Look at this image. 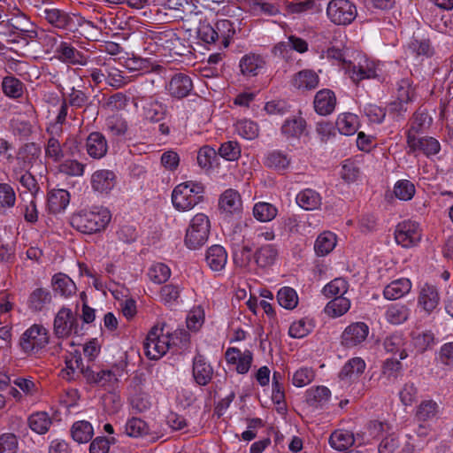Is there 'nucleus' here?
<instances>
[{
  "label": "nucleus",
  "instance_id": "obj_1",
  "mask_svg": "<svg viewBox=\"0 0 453 453\" xmlns=\"http://www.w3.org/2000/svg\"><path fill=\"white\" fill-rule=\"evenodd\" d=\"M163 329L154 326L148 333L143 348L150 359L157 360L166 353L170 346L180 345V349L186 348L189 342V334L185 330L175 331L172 335L162 334Z\"/></svg>",
  "mask_w": 453,
  "mask_h": 453
},
{
  "label": "nucleus",
  "instance_id": "obj_2",
  "mask_svg": "<svg viewBox=\"0 0 453 453\" xmlns=\"http://www.w3.org/2000/svg\"><path fill=\"white\" fill-rule=\"evenodd\" d=\"M110 211L96 207L91 211H81L71 218V225L81 233L91 234L104 229L111 221Z\"/></svg>",
  "mask_w": 453,
  "mask_h": 453
},
{
  "label": "nucleus",
  "instance_id": "obj_3",
  "mask_svg": "<svg viewBox=\"0 0 453 453\" xmlns=\"http://www.w3.org/2000/svg\"><path fill=\"white\" fill-rule=\"evenodd\" d=\"M204 187L196 181H186L177 185L172 193L173 207L180 211H188L203 201Z\"/></svg>",
  "mask_w": 453,
  "mask_h": 453
},
{
  "label": "nucleus",
  "instance_id": "obj_4",
  "mask_svg": "<svg viewBox=\"0 0 453 453\" xmlns=\"http://www.w3.org/2000/svg\"><path fill=\"white\" fill-rule=\"evenodd\" d=\"M211 224L209 218L203 213L195 215L185 235V244L190 250L201 248L208 240Z\"/></svg>",
  "mask_w": 453,
  "mask_h": 453
},
{
  "label": "nucleus",
  "instance_id": "obj_5",
  "mask_svg": "<svg viewBox=\"0 0 453 453\" xmlns=\"http://www.w3.org/2000/svg\"><path fill=\"white\" fill-rule=\"evenodd\" d=\"M326 14L336 25L350 24L357 17V8L349 0H332L328 3Z\"/></svg>",
  "mask_w": 453,
  "mask_h": 453
},
{
  "label": "nucleus",
  "instance_id": "obj_6",
  "mask_svg": "<svg viewBox=\"0 0 453 453\" xmlns=\"http://www.w3.org/2000/svg\"><path fill=\"white\" fill-rule=\"evenodd\" d=\"M49 342L48 331L42 326L33 325L20 338V347L25 352H38Z\"/></svg>",
  "mask_w": 453,
  "mask_h": 453
},
{
  "label": "nucleus",
  "instance_id": "obj_7",
  "mask_svg": "<svg viewBox=\"0 0 453 453\" xmlns=\"http://www.w3.org/2000/svg\"><path fill=\"white\" fill-rule=\"evenodd\" d=\"M78 322L71 309L61 308L54 319L53 331L58 338H67L73 331L78 332Z\"/></svg>",
  "mask_w": 453,
  "mask_h": 453
},
{
  "label": "nucleus",
  "instance_id": "obj_8",
  "mask_svg": "<svg viewBox=\"0 0 453 453\" xmlns=\"http://www.w3.org/2000/svg\"><path fill=\"white\" fill-rule=\"evenodd\" d=\"M395 242L404 248L417 245L421 240V232L418 223L407 221L399 224L395 232Z\"/></svg>",
  "mask_w": 453,
  "mask_h": 453
},
{
  "label": "nucleus",
  "instance_id": "obj_9",
  "mask_svg": "<svg viewBox=\"0 0 453 453\" xmlns=\"http://www.w3.org/2000/svg\"><path fill=\"white\" fill-rule=\"evenodd\" d=\"M368 334L369 327L365 323H352L342 334V344L347 348L356 347L366 340Z\"/></svg>",
  "mask_w": 453,
  "mask_h": 453
},
{
  "label": "nucleus",
  "instance_id": "obj_10",
  "mask_svg": "<svg viewBox=\"0 0 453 453\" xmlns=\"http://www.w3.org/2000/svg\"><path fill=\"white\" fill-rule=\"evenodd\" d=\"M166 88L173 97L181 99L193 90V82L188 75L177 73L171 78Z\"/></svg>",
  "mask_w": 453,
  "mask_h": 453
},
{
  "label": "nucleus",
  "instance_id": "obj_11",
  "mask_svg": "<svg viewBox=\"0 0 453 453\" xmlns=\"http://www.w3.org/2000/svg\"><path fill=\"white\" fill-rule=\"evenodd\" d=\"M56 57L63 63L85 65L87 58L82 52L66 42H61L55 49Z\"/></svg>",
  "mask_w": 453,
  "mask_h": 453
},
{
  "label": "nucleus",
  "instance_id": "obj_12",
  "mask_svg": "<svg viewBox=\"0 0 453 453\" xmlns=\"http://www.w3.org/2000/svg\"><path fill=\"white\" fill-rule=\"evenodd\" d=\"M142 115L150 122H159L163 120L167 113V106L153 98L141 99Z\"/></svg>",
  "mask_w": 453,
  "mask_h": 453
},
{
  "label": "nucleus",
  "instance_id": "obj_13",
  "mask_svg": "<svg viewBox=\"0 0 453 453\" xmlns=\"http://www.w3.org/2000/svg\"><path fill=\"white\" fill-rule=\"evenodd\" d=\"M407 142L413 150H419L426 156H433L440 151L439 142L434 137H422L417 139L414 134L408 132Z\"/></svg>",
  "mask_w": 453,
  "mask_h": 453
},
{
  "label": "nucleus",
  "instance_id": "obj_14",
  "mask_svg": "<svg viewBox=\"0 0 453 453\" xmlns=\"http://www.w3.org/2000/svg\"><path fill=\"white\" fill-rule=\"evenodd\" d=\"M291 50L298 53H304L308 50V43L305 40L295 35H290L287 42H280L273 48L275 55H279L283 58H288Z\"/></svg>",
  "mask_w": 453,
  "mask_h": 453
},
{
  "label": "nucleus",
  "instance_id": "obj_15",
  "mask_svg": "<svg viewBox=\"0 0 453 453\" xmlns=\"http://www.w3.org/2000/svg\"><path fill=\"white\" fill-rule=\"evenodd\" d=\"M314 109L321 116L331 114L336 104L334 93L330 89H321L318 91L314 97Z\"/></svg>",
  "mask_w": 453,
  "mask_h": 453
},
{
  "label": "nucleus",
  "instance_id": "obj_16",
  "mask_svg": "<svg viewBox=\"0 0 453 453\" xmlns=\"http://www.w3.org/2000/svg\"><path fill=\"white\" fill-rule=\"evenodd\" d=\"M226 359L229 364L236 365L238 373H247L252 363V353L250 350L241 352L236 348H229L226 351Z\"/></svg>",
  "mask_w": 453,
  "mask_h": 453
},
{
  "label": "nucleus",
  "instance_id": "obj_17",
  "mask_svg": "<svg viewBox=\"0 0 453 453\" xmlns=\"http://www.w3.org/2000/svg\"><path fill=\"white\" fill-rule=\"evenodd\" d=\"M86 149L91 157L96 159L102 158L107 153V141L101 133L93 132L86 140Z\"/></svg>",
  "mask_w": 453,
  "mask_h": 453
},
{
  "label": "nucleus",
  "instance_id": "obj_18",
  "mask_svg": "<svg viewBox=\"0 0 453 453\" xmlns=\"http://www.w3.org/2000/svg\"><path fill=\"white\" fill-rule=\"evenodd\" d=\"M213 374V369L210 364L205 361L202 355H196L193 360V376L198 385H207Z\"/></svg>",
  "mask_w": 453,
  "mask_h": 453
},
{
  "label": "nucleus",
  "instance_id": "obj_19",
  "mask_svg": "<svg viewBox=\"0 0 453 453\" xmlns=\"http://www.w3.org/2000/svg\"><path fill=\"white\" fill-rule=\"evenodd\" d=\"M239 66L244 76L253 77L264 68L265 61L259 55L248 54L241 58Z\"/></svg>",
  "mask_w": 453,
  "mask_h": 453
},
{
  "label": "nucleus",
  "instance_id": "obj_20",
  "mask_svg": "<svg viewBox=\"0 0 453 453\" xmlns=\"http://www.w3.org/2000/svg\"><path fill=\"white\" fill-rule=\"evenodd\" d=\"M206 263L209 267L215 272H219L225 268L227 261L226 250L220 245H212L206 252Z\"/></svg>",
  "mask_w": 453,
  "mask_h": 453
},
{
  "label": "nucleus",
  "instance_id": "obj_21",
  "mask_svg": "<svg viewBox=\"0 0 453 453\" xmlns=\"http://www.w3.org/2000/svg\"><path fill=\"white\" fill-rule=\"evenodd\" d=\"M44 19L52 26L62 29H72L73 19L68 13L56 9H45L43 11Z\"/></svg>",
  "mask_w": 453,
  "mask_h": 453
},
{
  "label": "nucleus",
  "instance_id": "obj_22",
  "mask_svg": "<svg viewBox=\"0 0 453 453\" xmlns=\"http://www.w3.org/2000/svg\"><path fill=\"white\" fill-rule=\"evenodd\" d=\"M242 203L240 194L232 188L226 189L219 198V207L226 213L240 212Z\"/></svg>",
  "mask_w": 453,
  "mask_h": 453
},
{
  "label": "nucleus",
  "instance_id": "obj_23",
  "mask_svg": "<svg viewBox=\"0 0 453 453\" xmlns=\"http://www.w3.org/2000/svg\"><path fill=\"white\" fill-rule=\"evenodd\" d=\"M115 174L109 170H100L93 173L91 178L92 188L100 193H107L114 187Z\"/></svg>",
  "mask_w": 453,
  "mask_h": 453
},
{
  "label": "nucleus",
  "instance_id": "obj_24",
  "mask_svg": "<svg viewBox=\"0 0 453 453\" xmlns=\"http://www.w3.org/2000/svg\"><path fill=\"white\" fill-rule=\"evenodd\" d=\"M347 71L355 83H358L365 79H371L377 76L374 64L367 61H365V65L359 64L358 65L349 62L347 66Z\"/></svg>",
  "mask_w": 453,
  "mask_h": 453
},
{
  "label": "nucleus",
  "instance_id": "obj_25",
  "mask_svg": "<svg viewBox=\"0 0 453 453\" xmlns=\"http://www.w3.org/2000/svg\"><path fill=\"white\" fill-rule=\"evenodd\" d=\"M411 288L410 280L402 278L393 280L383 291L384 297L388 300H396L408 294Z\"/></svg>",
  "mask_w": 453,
  "mask_h": 453
},
{
  "label": "nucleus",
  "instance_id": "obj_26",
  "mask_svg": "<svg viewBox=\"0 0 453 453\" xmlns=\"http://www.w3.org/2000/svg\"><path fill=\"white\" fill-rule=\"evenodd\" d=\"M70 202V195L65 189H53L48 194V209L51 213L63 211Z\"/></svg>",
  "mask_w": 453,
  "mask_h": 453
},
{
  "label": "nucleus",
  "instance_id": "obj_27",
  "mask_svg": "<svg viewBox=\"0 0 453 453\" xmlns=\"http://www.w3.org/2000/svg\"><path fill=\"white\" fill-rule=\"evenodd\" d=\"M319 75L312 70L305 69L298 72L293 79V85L298 89L311 90L318 87Z\"/></svg>",
  "mask_w": 453,
  "mask_h": 453
},
{
  "label": "nucleus",
  "instance_id": "obj_28",
  "mask_svg": "<svg viewBox=\"0 0 453 453\" xmlns=\"http://www.w3.org/2000/svg\"><path fill=\"white\" fill-rule=\"evenodd\" d=\"M296 200V203L306 211L319 209L322 202L319 193L311 188H305L300 191L297 194Z\"/></svg>",
  "mask_w": 453,
  "mask_h": 453
},
{
  "label": "nucleus",
  "instance_id": "obj_29",
  "mask_svg": "<svg viewBox=\"0 0 453 453\" xmlns=\"http://www.w3.org/2000/svg\"><path fill=\"white\" fill-rule=\"evenodd\" d=\"M53 290L64 297H69L76 292V285L64 273H57L51 280Z\"/></svg>",
  "mask_w": 453,
  "mask_h": 453
},
{
  "label": "nucleus",
  "instance_id": "obj_30",
  "mask_svg": "<svg viewBox=\"0 0 453 453\" xmlns=\"http://www.w3.org/2000/svg\"><path fill=\"white\" fill-rule=\"evenodd\" d=\"M277 257L278 250L272 244L263 245L254 253L255 262L262 268H266L273 265Z\"/></svg>",
  "mask_w": 453,
  "mask_h": 453
},
{
  "label": "nucleus",
  "instance_id": "obj_31",
  "mask_svg": "<svg viewBox=\"0 0 453 453\" xmlns=\"http://www.w3.org/2000/svg\"><path fill=\"white\" fill-rule=\"evenodd\" d=\"M365 369V361L361 357H353L343 365L339 376L342 380H354L364 372Z\"/></svg>",
  "mask_w": 453,
  "mask_h": 453
},
{
  "label": "nucleus",
  "instance_id": "obj_32",
  "mask_svg": "<svg viewBox=\"0 0 453 453\" xmlns=\"http://www.w3.org/2000/svg\"><path fill=\"white\" fill-rule=\"evenodd\" d=\"M52 296L49 289L43 288H35L29 296L28 307L35 311H42L51 303Z\"/></svg>",
  "mask_w": 453,
  "mask_h": 453
},
{
  "label": "nucleus",
  "instance_id": "obj_33",
  "mask_svg": "<svg viewBox=\"0 0 453 453\" xmlns=\"http://www.w3.org/2000/svg\"><path fill=\"white\" fill-rule=\"evenodd\" d=\"M418 303L427 312L432 311L439 303V294L435 287L426 284L420 291Z\"/></svg>",
  "mask_w": 453,
  "mask_h": 453
},
{
  "label": "nucleus",
  "instance_id": "obj_34",
  "mask_svg": "<svg viewBox=\"0 0 453 453\" xmlns=\"http://www.w3.org/2000/svg\"><path fill=\"white\" fill-rule=\"evenodd\" d=\"M354 441L353 434L347 430H336L329 438L330 446L339 451L348 449L353 445Z\"/></svg>",
  "mask_w": 453,
  "mask_h": 453
},
{
  "label": "nucleus",
  "instance_id": "obj_35",
  "mask_svg": "<svg viewBox=\"0 0 453 453\" xmlns=\"http://www.w3.org/2000/svg\"><path fill=\"white\" fill-rule=\"evenodd\" d=\"M330 390L324 386L311 388L306 391V403L312 407H322L330 398Z\"/></svg>",
  "mask_w": 453,
  "mask_h": 453
},
{
  "label": "nucleus",
  "instance_id": "obj_36",
  "mask_svg": "<svg viewBox=\"0 0 453 453\" xmlns=\"http://www.w3.org/2000/svg\"><path fill=\"white\" fill-rule=\"evenodd\" d=\"M71 434L73 439L79 443H85L90 441L94 434V430L88 421L81 420L73 423Z\"/></svg>",
  "mask_w": 453,
  "mask_h": 453
},
{
  "label": "nucleus",
  "instance_id": "obj_37",
  "mask_svg": "<svg viewBox=\"0 0 453 453\" xmlns=\"http://www.w3.org/2000/svg\"><path fill=\"white\" fill-rule=\"evenodd\" d=\"M84 378L89 384L97 386H105L113 380H116L114 372L111 370H101L99 372L93 371L89 366H87Z\"/></svg>",
  "mask_w": 453,
  "mask_h": 453
},
{
  "label": "nucleus",
  "instance_id": "obj_38",
  "mask_svg": "<svg viewBox=\"0 0 453 453\" xmlns=\"http://www.w3.org/2000/svg\"><path fill=\"white\" fill-rule=\"evenodd\" d=\"M336 245V236L332 232L320 234L314 244V250L318 256H326L330 253Z\"/></svg>",
  "mask_w": 453,
  "mask_h": 453
},
{
  "label": "nucleus",
  "instance_id": "obj_39",
  "mask_svg": "<svg viewBox=\"0 0 453 453\" xmlns=\"http://www.w3.org/2000/svg\"><path fill=\"white\" fill-rule=\"evenodd\" d=\"M214 27L218 34V41H220L224 48L228 47L231 38L235 34L234 23L229 19H219Z\"/></svg>",
  "mask_w": 453,
  "mask_h": 453
},
{
  "label": "nucleus",
  "instance_id": "obj_40",
  "mask_svg": "<svg viewBox=\"0 0 453 453\" xmlns=\"http://www.w3.org/2000/svg\"><path fill=\"white\" fill-rule=\"evenodd\" d=\"M305 125L306 122L302 117L288 119L284 121L281 133L287 138H297L303 134Z\"/></svg>",
  "mask_w": 453,
  "mask_h": 453
},
{
  "label": "nucleus",
  "instance_id": "obj_41",
  "mask_svg": "<svg viewBox=\"0 0 453 453\" xmlns=\"http://www.w3.org/2000/svg\"><path fill=\"white\" fill-rule=\"evenodd\" d=\"M2 89L6 96L17 99L23 95L24 84L14 76H6L3 79Z\"/></svg>",
  "mask_w": 453,
  "mask_h": 453
},
{
  "label": "nucleus",
  "instance_id": "obj_42",
  "mask_svg": "<svg viewBox=\"0 0 453 453\" xmlns=\"http://www.w3.org/2000/svg\"><path fill=\"white\" fill-rule=\"evenodd\" d=\"M336 126L341 134L344 135L354 134L357 131V117L352 113H342L339 115Z\"/></svg>",
  "mask_w": 453,
  "mask_h": 453
},
{
  "label": "nucleus",
  "instance_id": "obj_43",
  "mask_svg": "<svg viewBox=\"0 0 453 453\" xmlns=\"http://www.w3.org/2000/svg\"><path fill=\"white\" fill-rule=\"evenodd\" d=\"M51 425V419L44 411L35 412L28 418V426L39 434H45Z\"/></svg>",
  "mask_w": 453,
  "mask_h": 453
},
{
  "label": "nucleus",
  "instance_id": "obj_44",
  "mask_svg": "<svg viewBox=\"0 0 453 453\" xmlns=\"http://www.w3.org/2000/svg\"><path fill=\"white\" fill-rule=\"evenodd\" d=\"M350 308V302L343 296H336L331 300L325 307V312L333 317L337 318L345 314Z\"/></svg>",
  "mask_w": 453,
  "mask_h": 453
},
{
  "label": "nucleus",
  "instance_id": "obj_45",
  "mask_svg": "<svg viewBox=\"0 0 453 453\" xmlns=\"http://www.w3.org/2000/svg\"><path fill=\"white\" fill-rule=\"evenodd\" d=\"M277 208L269 203L259 202L253 207L254 217L261 222L273 220L277 216Z\"/></svg>",
  "mask_w": 453,
  "mask_h": 453
},
{
  "label": "nucleus",
  "instance_id": "obj_46",
  "mask_svg": "<svg viewBox=\"0 0 453 453\" xmlns=\"http://www.w3.org/2000/svg\"><path fill=\"white\" fill-rule=\"evenodd\" d=\"M383 345L387 352H399V359L401 360L406 358L408 356L406 350L403 349L404 339L402 334H394L388 336L384 340Z\"/></svg>",
  "mask_w": 453,
  "mask_h": 453
},
{
  "label": "nucleus",
  "instance_id": "obj_47",
  "mask_svg": "<svg viewBox=\"0 0 453 453\" xmlns=\"http://www.w3.org/2000/svg\"><path fill=\"white\" fill-rule=\"evenodd\" d=\"M279 304L287 309L293 310L298 304V296L296 290L290 287L281 288L277 294Z\"/></svg>",
  "mask_w": 453,
  "mask_h": 453
},
{
  "label": "nucleus",
  "instance_id": "obj_48",
  "mask_svg": "<svg viewBox=\"0 0 453 453\" xmlns=\"http://www.w3.org/2000/svg\"><path fill=\"white\" fill-rule=\"evenodd\" d=\"M348 288V282L344 279L335 278L323 288L322 293L327 298L343 296Z\"/></svg>",
  "mask_w": 453,
  "mask_h": 453
},
{
  "label": "nucleus",
  "instance_id": "obj_49",
  "mask_svg": "<svg viewBox=\"0 0 453 453\" xmlns=\"http://www.w3.org/2000/svg\"><path fill=\"white\" fill-rule=\"evenodd\" d=\"M252 257V250L248 245L235 244L233 248V258L239 267H247Z\"/></svg>",
  "mask_w": 453,
  "mask_h": 453
},
{
  "label": "nucleus",
  "instance_id": "obj_50",
  "mask_svg": "<svg viewBox=\"0 0 453 453\" xmlns=\"http://www.w3.org/2000/svg\"><path fill=\"white\" fill-rule=\"evenodd\" d=\"M409 310L404 305L392 304L386 312L388 321L394 325H399L407 320Z\"/></svg>",
  "mask_w": 453,
  "mask_h": 453
},
{
  "label": "nucleus",
  "instance_id": "obj_51",
  "mask_svg": "<svg viewBox=\"0 0 453 453\" xmlns=\"http://www.w3.org/2000/svg\"><path fill=\"white\" fill-rule=\"evenodd\" d=\"M148 424L139 418H132L126 424V433L130 437H139L149 434Z\"/></svg>",
  "mask_w": 453,
  "mask_h": 453
},
{
  "label": "nucleus",
  "instance_id": "obj_52",
  "mask_svg": "<svg viewBox=\"0 0 453 453\" xmlns=\"http://www.w3.org/2000/svg\"><path fill=\"white\" fill-rule=\"evenodd\" d=\"M289 163L290 159L288 155L275 150L267 155L265 164L270 168H273L277 171H282L289 165Z\"/></svg>",
  "mask_w": 453,
  "mask_h": 453
},
{
  "label": "nucleus",
  "instance_id": "obj_53",
  "mask_svg": "<svg viewBox=\"0 0 453 453\" xmlns=\"http://www.w3.org/2000/svg\"><path fill=\"white\" fill-rule=\"evenodd\" d=\"M36 37V42L42 47L45 53H50L57 48L58 37L53 33H47L44 30L33 33Z\"/></svg>",
  "mask_w": 453,
  "mask_h": 453
},
{
  "label": "nucleus",
  "instance_id": "obj_54",
  "mask_svg": "<svg viewBox=\"0 0 453 453\" xmlns=\"http://www.w3.org/2000/svg\"><path fill=\"white\" fill-rule=\"evenodd\" d=\"M148 275L151 281L157 284H162L169 279L171 270L166 265L157 263L149 269Z\"/></svg>",
  "mask_w": 453,
  "mask_h": 453
},
{
  "label": "nucleus",
  "instance_id": "obj_55",
  "mask_svg": "<svg viewBox=\"0 0 453 453\" xmlns=\"http://www.w3.org/2000/svg\"><path fill=\"white\" fill-rule=\"evenodd\" d=\"M414 346L421 352L431 348L435 343L434 334L431 331L411 334Z\"/></svg>",
  "mask_w": 453,
  "mask_h": 453
},
{
  "label": "nucleus",
  "instance_id": "obj_56",
  "mask_svg": "<svg viewBox=\"0 0 453 453\" xmlns=\"http://www.w3.org/2000/svg\"><path fill=\"white\" fill-rule=\"evenodd\" d=\"M181 288L178 285L166 284L160 289V298L166 305H173L178 302Z\"/></svg>",
  "mask_w": 453,
  "mask_h": 453
},
{
  "label": "nucleus",
  "instance_id": "obj_57",
  "mask_svg": "<svg viewBox=\"0 0 453 453\" xmlns=\"http://www.w3.org/2000/svg\"><path fill=\"white\" fill-rule=\"evenodd\" d=\"M438 405L433 400H425L418 405L416 416L418 420L426 421L436 416Z\"/></svg>",
  "mask_w": 453,
  "mask_h": 453
},
{
  "label": "nucleus",
  "instance_id": "obj_58",
  "mask_svg": "<svg viewBox=\"0 0 453 453\" xmlns=\"http://www.w3.org/2000/svg\"><path fill=\"white\" fill-rule=\"evenodd\" d=\"M395 196L401 200H411L415 194V186L407 180H402L395 183L394 188Z\"/></svg>",
  "mask_w": 453,
  "mask_h": 453
},
{
  "label": "nucleus",
  "instance_id": "obj_59",
  "mask_svg": "<svg viewBox=\"0 0 453 453\" xmlns=\"http://www.w3.org/2000/svg\"><path fill=\"white\" fill-rule=\"evenodd\" d=\"M238 134L245 139L252 140L258 135L257 125L248 119L240 120L236 124Z\"/></svg>",
  "mask_w": 453,
  "mask_h": 453
},
{
  "label": "nucleus",
  "instance_id": "obj_60",
  "mask_svg": "<svg viewBox=\"0 0 453 453\" xmlns=\"http://www.w3.org/2000/svg\"><path fill=\"white\" fill-rule=\"evenodd\" d=\"M312 327L313 326L310 321L302 319L291 324L288 334L292 338H303L310 334Z\"/></svg>",
  "mask_w": 453,
  "mask_h": 453
},
{
  "label": "nucleus",
  "instance_id": "obj_61",
  "mask_svg": "<svg viewBox=\"0 0 453 453\" xmlns=\"http://www.w3.org/2000/svg\"><path fill=\"white\" fill-rule=\"evenodd\" d=\"M219 153L225 159L234 161L240 157L241 148L238 142L229 141L221 144Z\"/></svg>",
  "mask_w": 453,
  "mask_h": 453
},
{
  "label": "nucleus",
  "instance_id": "obj_62",
  "mask_svg": "<svg viewBox=\"0 0 453 453\" xmlns=\"http://www.w3.org/2000/svg\"><path fill=\"white\" fill-rule=\"evenodd\" d=\"M314 376L315 374L311 368L303 367L294 373L292 382L296 387L302 388L311 383Z\"/></svg>",
  "mask_w": 453,
  "mask_h": 453
},
{
  "label": "nucleus",
  "instance_id": "obj_63",
  "mask_svg": "<svg viewBox=\"0 0 453 453\" xmlns=\"http://www.w3.org/2000/svg\"><path fill=\"white\" fill-rule=\"evenodd\" d=\"M402 369V364L396 358H388L382 366V374L388 380H395Z\"/></svg>",
  "mask_w": 453,
  "mask_h": 453
},
{
  "label": "nucleus",
  "instance_id": "obj_64",
  "mask_svg": "<svg viewBox=\"0 0 453 453\" xmlns=\"http://www.w3.org/2000/svg\"><path fill=\"white\" fill-rule=\"evenodd\" d=\"M18 439L15 434L8 433L0 436V453H16Z\"/></svg>",
  "mask_w": 453,
  "mask_h": 453
}]
</instances>
